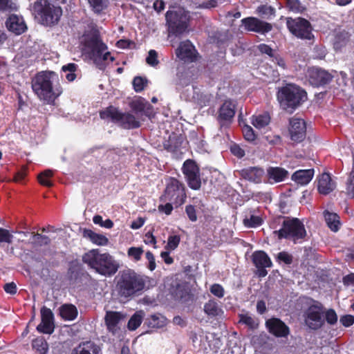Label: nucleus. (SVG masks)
Listing matches in <instances>:
<instances>
[{"instance_id": "1", "label": "nucleus", "mask_w": 354, "mask_h": 354, "mask_svg": "<svg viewBox=\"0 0 354 354\" xmlns=\"http://www.w3.org/2000/svg\"><path fill=\"white\" fill-rule=\"evenodd\" d=\"M31 87L37 97L46 104H51L62 92L58 75L53 71H41L31 81Z\"/></svg>"}, {"instance_id": "2", "label": "nucleus", "mask_w": 354, "mask_h": 354, "mask_svg": "<svg viewBox=\"0 0 354 354\" xmlns=\"http://www.w3.org/2000/svg\"><path fill=\"white\" fill-rule=\"evenodd\" d=\"M83 53L102 69L104 62H111L114 58L107 52V47L100 40L97 32L91 30L85 32L80 39Z\"/></svg>"}, {"instance_id": "3", "label": "nucleus", "mask_w": 354, "mask_h": 354, "mask_svg": "<svg viewBox=\"0 0 354 354\" xmlns=\"http://www.w3.org/2000/svg\"><path fill=\"white\" fill-rule=\"evenodd\" d=\"M82 260L96 272L106 277L115 274L120 267L119 262L113 256L107 252L100 253L97 249L86 252Z\"/></svg>"}, {"instance_id": "4", "label": "nucleus", "mask_w": 354, "mask_h": 354, "mask_svg": "<svg viewBox=\"0 0 354 354\" xmlns=\"http://www.w3.org/2000/svg\"><path fill=\"white\" fill-rule=\"evenodd\" d=\"M30 10L35 19L46 26L56 24L62 15V8L52 4L48 0H37L30 6Z\"/></svg>"}, {"instance_id": "5", "label": "nucleus", "mask_w": 354, "mask_h": 354, "mask_svg": "<svg viewBox=\"0 0 354 354\" xmlns=\"http://www.w3.org/2000/svg\"><path fill=\"white\" fill-rule=\"evenodd\" d=\"M307 99L306 92L301 87L289 84L279 89L277 100L281 107L286 111H292Z\"/></svg>"}, {"instance_id": "6", "label": "nucleus", "mask_w": 354, "mask_h": 354, "mask_svg": "<svg viewBox=\"0 0 354 354\" xmlns=\"http://www.w3.org/2000/svg\"><path fill=\"white\" fill-rule=\"evenodd\" d=\"M117 287L120 296L129 297L142 290L145 287V281L136 272L128 271L122 274Z\"/></svg>"}, {"instance_id": "7", "label": "nucleus", "mask_w": 354, "mask_h": 354, "mask_svg": "<svg viewBox=\"0 0 354 354\" xmlns=\"http://www.w3.org/2000/svg\"><path fill=\"white\" fill-rule=\"evenodd\" d=\"M274 234L279 239L284 238L297 243L305 237L306 232L298 218H287L283 221L282 227L279 230H275Z\"/></svg>"}, {"instance_id": "8", "label": "nucleus", "mask_w": 354, "mask_h": 354, "mask_svg": "<svg viewBox=\"0 0 354 354\" xmlns=\"http://www.w3.org/2000/svg\"><path fill=\"white\" fill-rule=\"evenodd\" d=\"M165 17L170 34L177 36L185 32L189 16L183 8H177L172 10H168Z\"/></svg>"}, {"instance_id": "9", "label": "nucleus", "mask_w": 354, "mask_h": 354, "mask_svg": "<svg viewBox=\"0 0 354 354\" xmlns=\"http://www.w3.org/2000/svg\"><path fill=\"white\" fill-rule=\"evenodd\" d=\"M160 198L162 201L171 202L176 207L181 205L186 198L184 185L176 178H169Z\"/></svg>"}, {"instance_id": "10", "label": "nucleus", "mask_w": 354, "mask_h": 354, "mask_svg": "<svg viewBox=\"0 0 354 354\" xmlns=\"http://www.w3.org/2000/svg\"><path fill=\"white\" fill-rule=\"evenodd\" d=\"M102 119L111 118L124 129H136L140 126V122L129 113H122L114 107H109L100 112Z\"/></svg>"}, {"instance_id": "11", "label": "nucleus", "mask_w": 354, "mask_h": 354, "mask_svg": "<svg viewBox=\"0 0 354 354\" xmlns=\"http://www.w3.org/2000/svg\"><path fill=\"white\" fill-rule=\"evenodd\" d=\"M286 24L290 32L298 38L311 39L313 37L310 22L304 18H288Z\"/></svg>"}, {"instance_id": "12", "label": "nucleus", "mask_w": 354, "mask_h": 354, "mask_svg": "<svg viewBox=\"0 0 354 354\" xmlns=\"http://www.w3.org/2000/svg\"><path fill=\"white\" fill-rule=\"evenodd\" d=\"M188 185L193 189H198L201 187V182L199 175V169L196 162L192 160H186L183 167Z\"/></svg>"}, {"instance_id": "13", "label": "nucleus", "mask_w": 354, "mask_h": 354, "mask_svg": "<svg viewBox=\"0 0 354 354\" xmlns=\"http://www.w3.org/2000/svg\"><path fill=\"white\" fill-rule=\"evenodd\" d=\"M306 76L310 84L313 86H320L328 84L333 77L328 71L317 67L308 68Z\"/></svg>"}, {"instance_id": "14", "label": "nucleus", "mask_w": 354, "mask_h": 354, "mask_svg": "<svg viewBox=\"0 0 354 354\" xmlns=\"http://www.w3.org/2000/svg\"><path fill=\"white\" fill-rule=\"evenodd\" d=\"M242 25L245 30L261 34H266L270 32L272 26L270 24L261 21L256 17H246L241 20Z\"/></svg>"}, {"instance_id": "15", "label": "nucleus", "mask_w": 354, "mask_h": 354, "mask_svg": "<svg viewBox=\"0 0 354 354\" xmlns=\"http://www.w3.org/2000/svg\"><path fill=\"white\" fill-rule=\"evenodd\" d=\"M235 103L232 100H225L218 111L217 120L221 127L228 125L235 115Z\"/></svg>"}, {"instance_id": "16", "label": "nucleus", "mask_w": 354, "mask_h": 354, "mask_svg": "<svg viewBox=\"0 0 354 354\" xmlns=\"http://www.w3.org/2000/svg\"><path fill=\"white\" fill-rule=\"evenodd\" d=\"M252 261L257 268V274L260 277H266L268 274L266 268L272 266L268 255L263 251H257L252 254Z\"/></svg>"}, {"instance_id": "17", "label": "nucleus", "mask_w": 354, "mask_h": 354, "mask_svg": "<svg viewBox=\"0 0 354 354\" xmlns=\"http://www.w3.org/2000/svg\"><path fill=\"white\" fill-rule=\"evenodd\" d=\"M289 132L290 138L295 142H301L306 137V127L304 120L292 118L290 120Z\"/></svg>"}, {"instance_id": "18", "label": "nucleus", "mask_w": 354, "mask_h": 354, "mask_svg": "<svg viewBox=\"0 0 354 354\" xmlns=\"http://www.w3.org/2000/svg\"><path fill=\"white\" fill-rule=\"evenodd\" d=\"M305 322L312 329H317L322 326L324 320L322 308L318 306H311L306 313Z\"/></svg>"}, {"instance_id": "19", "label": "nucleus", "mask_w": 354, "mask_h": 354, "mask_svg": "<svg viewBox=\"0 0 354 354\" xmlns=\"http://www.w3.org/2000/svg\"><path fill=\"white\" fill-rule=\"evenodd\" d=\"M124 318V315L120 313L114 311L106 312L104 320L109 332L111 333L113 335H118L120 330Z\"/></svg>"}, {"instance_id": "20", "label": "nucleus", "mask_w": 354, "mask_h": 354, "mask_svg": "<svg viewBox=\"0 0 354 354\" xmlns=\"http://www.w3.org/2000/svg\"><path fill=\"white\" fill-rule=\"evenodd\" d=\"M268 331L277 337H286L289 333V328L278 318H271L266 322Z\"/></svg>"}, {"instance_id": "21", "label": "nucleus", "mask_w": 354, "mask_h": 354, "mask_svg": "<svg viewBox=\"0 0 354 354\" xmlns=\"http://www.w3.org/2000/svg\"><path fill=\"white\" fill-rule=\"evenodd\" d=\"M41 322L37 329L41 333L50 334L54 330L53 314L52 311L46 307L41 310Z\"/></svg>"}, {"instance_id": "22", "label": "nucleus", "mask_w": 354, "mask_h": 354, "mask_svg": "<svg viewBox=\"0 0 354 354\" xmlns=\"http://www.w3.org/2000/svg\"><path fill=\"white\" fill-rule=\"evenodd\" d=\"M177 57L184 62H193L196 58V50L192 44L187 40L180 44L176 49Z\"/></svg>"}, {"instance_id": "23", "label": "nucleus", "mask_w": 354, "mask_h": 354, "mask_svg": "<svg viewBox=\"0 0 354 354\" xmlns=\"http://www.w3.org/2000/svg\"><path fill=\"white\" fill-rule=\"evenodd\" d=\"M7 28L15 35H21L27 29L24 18L17 15H11L6 22Z\"/></svg>"}, {"instance_id": "24", "label": "nucleus", "mask_w": 354, "mask_h": 354, "mask_svg": "<svg viewBox=\"0 0 354 354\" xmlns=\"http://www.w3.org/2000/svg\"><path fill=\"white\" fill-rule=\"evenodd\" d=\"M336 187V183L328 173H324L317 178V188L320 194L326 195Z\"/></svg>"}, {"instance_id": "25", "label": "nucleus", "mask_w": 354, "mask_h": 354, "mask_svg": "<svg viewBox=\"0 0 354 354\" xmlns=\"http://www.w3.org/2000/svg\"><path fill=\"white\" fill-rule=\"evenodd\" d=\"M241 176L249 181L259 183L265 176L264 170L258 167H251L241 171Z\"/></svg>"}, {"instance_id": "26", "label": "nucleus", "mask_w": 354, "mask_h": 354, "mask_svg": "<svg viewBox=\"0 0 354 354\" xmlns=\"http://www.w3.org/2000/svg\"><path fill=\"white\" fill-rule=\"evenodd\" d=\"M288 174L287 170L279 167H270L267 169V177L270 183L282 182L287 178Z\"/></svg>"}, {"instance_id": "27", "label": "nucleus", "mask_w": 354, "mask_h": 354, "mask_svg": "<svg viewBox=\"0 0 354 354\" xmlns=\"http://www.w3.org/2000/svg\"><path fill=\"white\" fill-rule=\"evenodd\" d=\"M314 176L313 169L296 171L292 176V179L297 184L306 185L310 183Z\"/></svg>"}, {"instance_id": "28", "label": "nucleus", "mask_w": 354, "mask_h": 354, "mask_svg": "<svg viewBox=\"0 0 354 354\" xmlns=\"http://www.w3.org/2000/svg\"><path fill=\"white\" fill-rule=\"evenodd\" d=\"M75 352V354H100L101 348L93 342L88 341L80 344Z\"/></svg>"}, {"instance_id": "29", "label": "nucleus", "mask_w": 354, "mask_h": 354, "mask_svg": "<svg viewBox=\"0 0 354 354\" xmlns=\"http://www.w3.org/2000/svg\"><path fill=\"white\" fill-rule=\"evenodd\" d=\"M84 236L97 245L104 246L109 243V239L104 235L95 233L91 230H85Z\"/></svg>"}, {"instance_id": "30", "label": "nucleus", "mask_w": 354, "mask_h": 354, "mask_svg": "<svg viewBox=\"0 0 354 354\" xmlns=\"http://www.w3.org/2000/svg\"><path fill=\"white\" fill-rule=\"evenodd\" d=\"M145 323L149 328H160L166 326L167 319L162 315L158 313L149 316Z\"/></svg>"}, {"instance_id": "31", "label": "nucleus", "mask_w": 354, "mask_h": 354, "mask_svg": "<svg viewBox=\"0 0 354 354\" xmlns=\"http://www.w3.org/2000/svg\"><path fill=\"white\" fill-rule=\"evenodd\" d=\"M324 218L328 227L333 232H337L340 227L339 217L336 213L325 211Z\"/></svg>"}, {"instance_id": "32", "label": "nucleus", "mask_w": 354, "mask_h": 354, "mask_svg": "<svg viewBox=\"0 0 354 354\" xmlns=\"http://www.w3.org/2000/svg\"><path fill=\"white\" fill-rule=\"evenodd\" d=\"M61 317L66 320H73L77 315L76 307L72 304L63 305L59 310Z\"/></svg>"}, {"instance_id": "33", "label": "nucleus", "mask_w": 354, "mask_h": 354, "mask_svg": "<svg viewBox=\"0 0 354 354\" xmlns=\"http://www.w3.org/2000/svg\"><path fill=\"white\" fill-rule=\"evenodd\" d=\"M62 71L68 82H73L77 75L78 66L75 63H68L62 66Z\"/></svg>"}, {"instance_id": "34", "label": "nucleus", "mask_w": 354, "mask_h": 354, "mask_svg": "<svg viewBox=\"0 0 354 354\" xmlns=\"http://www.w3.org/2000/svg\"><path fill=\"white\" fill-rule=\"evenodd\" d=\"M270 122V117L267 113L253 115L252 118V124L259 129L265 128L269 124Z\"/></svg>"}, {"instance_id": "35", "label": "nucleus", "mask_w": 354, "mask_h": 354, "mask_svg": "<svg viewBox=\"0 0 354 354\" xmlns=\"http://www.w3.org/2000/svg\"><path fill=\"white\" fill-rule=\"evenodd\" d=\"M348 39V34L346 31L337 32L335 35L333 46L334 48L337 50H341L342 47H344Z\"/></svg>"}, {"instance_id": "36", "label": "nucleus", "mask_w": 354, "mask_h": 354, "mask_svg": "<svg viewBox=\"0 0 354 354\" xmlns=\"http://www.w3.org/2000/svg\"><path fill=\"white\" fill-rule=\"evenodd\" d=\"M239 322L246 325L250 329H255L258 327V320L249 313L239 315Z\"/></svg>"}, {"instance_id": "37", "label": "nucleus", "mask_w": 354, "mask_h": 354, "mask_svg": "<svg viewBox=\"0 0 354 354\" xmlns=\"http://www.w3.org/2000/svg\"><path fill=\"white\" fill-rule=\"evenodd\" d=\"M145 313L143 311L140 310L135 313L130 318L128 322V328L130 330H134L138 328L143 319Z\"/></svg>"}, {"instance_id": "38", "label": "nucleus", "mask_w": 354, "mask_h": 354, "mask_svg": "<svg viewBox=\"0 0 354 354\" xmlns=\"http://www.w3.org/2000/svg\"><path fill=\"white\" fill-rule=\"evenodd\" d=\"M213 96L210 94L199 93L195 91L193 99L201 107L206 106L209 104Z\"/></svg>"}, {"instance_id": "39", "label": "nucleus", "mask_w": 354, "mask_h": 354, "mask_svg": "<svg viewBox=\"0 0 354 354\" xmlns=\"http://www.w3.org/2000/svg\"><path fill=\"white\" fill-rule=\"evenodd\" d=\"M32 346L38 354H46L48 350V344L42 337L34 339L32 342Z\"/></svg>"}, {"instance_id": "40", "label": "nucleus", "mask_w": 354, "mask_h": 354, "mask_svg": "<svg viewBox=\"0 0 354 354\" xmlns=\"http://www.w3.org/2000/svg\"><path fill=\"white\" fill-rule=\"evenodd\" d=\"M204 310L209 316H216L220 313L221 309L218 308V304L214 300H209L204 306Z\"/></svg>"}, {"instance_id": "41", "label": "nucleus", "mask_w": 354, "mask_h": 354, "mask_svg": "<svg viewBox=\"0 0 354 354\" xmlns=\"http://www.w3.org/2000/svg\"><path fill=\"white\" fill-rule=\"evenodd\" d=\"M95 12H100L108 6L109 0H87Z\"/></svg>"}, {"instance_id": "42", "label": "nucleus", "mask_w": 354, "mask_h": 354, "mask_svg": "<svg viewBox=\"0 0 354 354\" xmlns=\"http://www.w3.org/2000/svg\"><path fill=\"white\" fill-rule=\"evenodd\" d=\"M53 176V171L47 169L41 172L38 176V180L39 183L44 186L51 187L53 185L50 181V178Z\"/></svg>"}, {"instance_id": "43", "label": "nucleus", "mask_w": 354, "mask_h": 354, "mask_svg": "<svg viewBox=\"0 0 354 354\" xmlns=\"http://www.w3.org/2000/svg\"><path fill=\"white\" fill-rule=\"evenodd\" d=\"M262 219L257 215H251L250 218L243 220L244 225L248 227H256L261 225Z\"/></svg>"}, {"instance_id": "44", "label": "nucleus", "mask_w": 354, "mask_h": 354, "mask_svg": "<svg viewBox=\"0 0 354 354\" xmlns=\"http://www.w3.org/2000/svg\"><path fill=\"white\" fill-rule=\"evenodd\" d=\"M180 241V236L178 235H170L167 239V243L165 246L166 250H174L178 248Z\"/></svg>"}, {"instance_id": "45", "label": "nucleus", "mask_w": 354, "mask_h": 354, "mask_svg": "<svg viewBox=\"0 0 354 354\" xmlns=\"http://www.w3.org/2000/svg\"><path fill=\"white\" fill-rule=\"evenodd\" d=\"M144 252L142 248L140 247H131L129 248L127 254L129 258L133 259L136 261H139Z\"/></svg>"}, {"instance_id": "46", "label": "nucleus", "mask_w": 354, "mask_h": 354, "mask_svg": "<svg viewBox=\"0 0 354 354\" xmlns=\"http://www.w3.org/2000/svg\"><path fill=\"white\" fill-rule=\"evenodd\" d=\"M147 84V80L141 77H136L133 80V86L136 92L142 91Z\"/></svg>"}, {"instance_id": "47", "label": "nucleus", "mask_w": 354, "mask_h": 354, "mask_svg": "<svg viewBox=\"0 0 354 354\" xmlns=\"http://www.w3.org/2000/svg\"><path fill=\"white\" fill-rule=\"evenodd\" d=\"M147 63L151 66H156L158 64V54L155 50H150L148 56L146 58Z\"/></svg>"}, {"instance_id": "48", "label": "nucleus", "mask_w": 354, "mask_h": 354, "mask_svg": "<svg viewBox=\"0 0 354 354\" xmlns=\"http://www.w3.org/2000/svg\"><path fill=\"white\" fill-rule=\"evenodd\" d=\"M347 194L354 198V171L351 172L346 183Z\"/></svg>"}, {"instance_id": "49", "label": "nucleus", "mask_w": 354, "mask_h": 354, "mask_svg": "<svg viewBox=\"0 0 354 354\" xmlns=\"http://www.w3.org/2000/svg\"><path fill=\"white\" fill-rule=\"evenodd\" d=\"M257 11L260 15L265 17L273 15L274 12V9L270 6L267 5L259 6Z\"/></svg>"}, {"instance_id": "50", "label": "nucleus", "mask_w": 354, "mask_h": 354, "mask_svg": "<svg viewBox=\"0 0 354 354\" xmlns=\"http://www.w3.org/2000/svg\"><path fill=\"white\" fill-rule=\"evenodd\" d=\"M209 290L212 294L218 298H222L224 296V289L222 286L218 283H214L211 286Z\"/></svg>"}, {"instance_id": "51", "label": "nucleus", "mask_w": 354, "mask_h": 354, "mask_svg": "<svg viewBox=\"0 0 354 354\" xmlns=\"http://www.w3.org/2000/svg\"><path fill=\"white\" fill-rule=\"evenodd\" d=\"M17 9V5L11 0H0V11Z\"/></svg>"}, {"instance_id": "52", "label": "nucleus", "mask_w": 354, "mask_h": 354, "mask_svg": "<svg viewBox=\"0 0 354 354\" xmlns=\"http://www.w3.org/2000/svg\"><path fill=\"white\" fill-rule=\"evenodd\" d=\"M243 133L245 140L248 141H253L256 138V135L252 128L248 125H245L243 128Z\"/></svg>"}, {"instance_id": "53", "label": "nucleus", "mask_w": 354, "mask_h": 354, "mask_svg": "<svg viewBox=\"0 0 354 354\" xmlns=\"http://www.w3.org/2000/svg\"><path fill=\"white\" fill-rule=\"evenodd\" d=\"M12 235L8 230L0 227V242L10 243L12 239Z\"/></svg>"}, {"instance_id": "54", "label": "nucleus", "mask_w": 354, "mask_h": 354, "mask_svg": "<svg viewBox=\"0 0 354 354\" xmlns=\"http://www.w3.org/2000/svg\"><path fill=\"white\" fill-rule=\"evenodd\" d=\"M185 212L191 221L194 222L197 220L196 211L194 205H187L185 207Z\"/></svg>"}, {"instance_id": "55", "label": "nucleus", "mask_w": 354, "mask_h": 354, "mask_svg": "<svg viewBox=\"0 0 354 354\" xmlns=\"http://www.w3.org/2000/svg\"><path fill=\"white\" fill-rule=\"evenodd\" d=\"M258 49L261 53L266 54L271 58H272L276 54L271 47L265 44H259L258 46Z\"/></svg>"}, {"instance_id": "56", "label": "nucleus", "mask_w": 354, "mask_h": 354, "mask_svg": "<svg viewBox=\"0 0 354 354\" xmlns=\"http://www.w3.org/2000/svg\"><path fill=\"white\" fill-rule=\"evenodd\" d=\"M288 7L295 12H300L302 10V7L298 0H288Z\"/></svg>"}, {"instance_id": "57", "label": "nucleus", "mask_w": 354, "mask_h": 354, "mask_svg": "<svg viewBox=\"0 0 354 354\" xmlns=\"http://www.w3.org/2000/svg\"><path fill=\"white\" fill-rule=\"evenodd\" d=\"M326 319L330 324H334L337 320V316L333 310H328L326 313Z\"/></svg>"}, {"instance_id": "58", "label": "nucleus", "mask_w": 354, "mask_h": 354, "mask_svg": "<svg viewBox=\"0 0 354 354\" xmlns=\"http://www.w3.org/2000/svg\"><path fill=\"white\" fill-rule=\"evenodd\" d=\"M165 205H160L158 206V210L162 212H165L167 215H169L173 210V203L169 201H166Z\"/></svg>"}, {"instance_id": "59", "label": "nucleus", "mask_w": 354, "mask_h": 354, "mask_svg": "<svg viewBox=\"0 0 354 354\" xmlns=\"http://www.w3.org/2000/svg\"><path fill=\"white\" fill-rule=\"evenodd\" d=\"M340 322L343 326L348 327L354 324V317L353 315H344L340 318Z\"/></svg>"}, {"instance_id": "60", "label": "nucleus", "mask_w": 354, "mask_h": 354, "mask_svg": "<svg viewBox=\"0 0 354 354\" xmlns=\"http://www.w3.org/2000/svg\"><path fill=\"white\" fill-rule=\"evenodd\" d=\"M231 152L238 158H242L245 155V151L237 145H232L230 147Z\"/></svg>"}, {"instance_id": "61", "label": "nucleus", "mask_w": 354, "mask_h": 354, "mask_svg": "<svg viewBox=\"0 0 354 354\" xmlns=\"http://www.w3.org/2000/svg\"><path fill=\"white\" fill-rule=\"evenodd\" d=\"M272 60L282 69H285L286 68V61L279 55L276 53L272 58Z\"/></svg>"}, {"instance_id": "62", "label": "nucleus", "mask_w": 354, "mask_h": 354, "mask_svg": "<svg viewBox=\"0 0 354 354\" xmlns=\"http://www.w3.org/2000/svg\"><path fill=\"white\" fill-rule=\"evenodd\" d=\"M277 258L279 261L284 262L286 264H290L292 263V257L286 252H279Z\"/></svg>"}, {"instance_id": "63", "label": "nucleus", "mask_w": 354, "mask_h": 354, "mask_svg": "<svg viewBox=\"0 0 354 354\" xmlns=\"http://www.w3.org/2000/svg\"><path fill=\"white\" fill-rule=\"evenodd\" d=\"M33 237L36 239L37 242L39 245H47L50 242V239L48 236L41 235L40 234H35Z\"/></svg>"}, {"instance_id": "64", "label": "nucleus", "mask_w": 354, "mask_h": 354, "mask_svg": "<svg viewBox=\"0 0 354 354\" xmlns=\"http://www.w3.org/2000/svg\"><path fill=\"white\" fill-rule=\"evenodd\" d=\"M3 289L6 292L15 295L17 292V286L14 282L6 283L3 286Z\"/></svg>"}]
</instances>
